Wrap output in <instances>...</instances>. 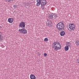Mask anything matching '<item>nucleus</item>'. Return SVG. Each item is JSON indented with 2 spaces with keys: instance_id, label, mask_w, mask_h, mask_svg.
Listing matches in <instances>:
<instances>
[{
  "instance_id": "nucleus-1",
  "label": "nucleus",
  "mask_w": 79,
  "mask_h": 79,
  "mask_svg": "<svg viewBox=\"0 0 79 79\" xmlns=\"http://www.w3.org/2000/svg\"><path fill=\"white\" fill-rule=\"evenodd\" d=\"M36 2H37L36 4L37 6H39L41 4V7H44L45 4H47L46 0H36Z\"/></svg>"
},
{
  "instance_id": "nucleus-2",
  "label": "nucleus",
  "mask_w": 79,
  "mask_h": 79,
  "mask_svg": "<svg viewBox=\"0 0 79 79\" xmlns=\"http://www.w3.org/2000/svg\"><path fill=\"white\" fill-rule=\"evenodd\" d=\"M52 48L55 50H58L61 49V44L59 43L54 42L52 43Z\"/></svg>"
},
{
  "instance_id": "nucleus-3",
  "label": "nucleus",
  "mask_w": 79,
  "mask_h": 79,
  "mask_svg": "<svg viewBox=\"0 0 79 79\" xmlns=\"http://www.w3.org/2000/svg\"><path fill=\"white\" fill-rule=\"evenodd\" d=\"M56 27L58 30H63L64 27V25L62 23L60 22L57 24Z\"/></svg>"
},
{
  "instance_id": "nucleus-4",
  "label": "nucleus",
  "mask_w": 79,
  "mask_h": 79,
  "mask_svg": "<svg viewBox=\"0 0 79 79\" xmlns=\"http://www.w3.org/2000/svg\"><path fill=\"white\" fill-rule=\"evenodd\" d=\"M19 31L20 33H21L23 34H26L27 33V30L25 28H23L19 30Z\"/></svg>"
},
{
  "instance_id": "nucleus-5",
  "label": "nucleus",
  "mask_w": 79,
  "mask_h": 79,
  "mask_svg": "<svg viewBox=\"0 0 79 79\" xmlns=\"http://www.w3.org/2000/svg\"><path fill=\"white\" fill-rule=\"evenodd\" d=\"M69 27L70 30L74 31L75 29H76V26L73 23L70 24L69 25Z\"/></svg>"
},
{
  "instance_id": "nucleus-6",
  "label": "nucleus",
  "mask_w": 79,
  "mask_h": 79,
  "mask_svg": "<svg viewBox=\"0 0 79 79\" xmlns=\"http://www.w3.org/2000/svg\"><path fill=\"white\" fill-rule=\"evenodd\" d=\"M49 16L48 17L49 18L51 19H55L56 18H57V14H51L48 15Z\"/></svg>"
},
{
  "instance_id": "nucleus-7",
  "label": "nucleus",
  "mask_w": 79,
  "mask_h": 79,
  "mask_svg": "<svg viewBox=\"0 0 79 79\" xmlns=\"http://www.w3.org/2000/svg\"><path fill=\"white\" fill-rule=\"evenodd\" d=\"M25 23L23 22H21L19 24V26L21 28H24L25 27Z\"/></svg>"
},
{
  "instance_id": "nucleus-8",
  "label": "nucleus",
  "mask_w": 79,
  "mask_h": 79,
  "mask_svg": "<svg viewBox=\"0 0 79 79\" xmlns=\"http://www.w3.org/2000/svg\"><path fill=\"white\" fill-rule=\"evenodd\" d=\"M48 21V23H46L47 25L48 26H49V27H50L51 26H52V22L50 21H48V19H47Z\"/></svg>"
},
{
  "instance_id": "nucleus-9",
  "label": "nucleus",
  "mask_w": 79,
  "mask_h": 79,
  "mask_svg": "<svg viewBox=\"0 0 79 79\" xmlns=\"http://www.w3.org/2000/svg\"><path fill=\"white\" fill-rule=\"evenodd\" d=\"M8 21L9 23H12L13 22V19L11 18H9L8 19Z\"/></svg>"
},
{
  "instance_id": "nucleus-10",
  "label": "nucleus",
  "mask_w": 79,
  "mask_h": 79,
  "mask_svg": "<svg viewBox=\"0 0 79 79\" xmlns=\"http://www.w3.org/2000/svg\"><path fill=\"white\" fill-rule=\"evenodd\" d=\"M30 79H36V77H35V75L31 74L30 75Z\"/></svg>"
},
{
  "instance_id": "nucleus-11",
  "label": "nucleus",
  "mask_w": 79,
  "mask_h": 79,
  "mask_svg": "<svg viewBox=\"0 0 79 79\" xmlns=\"http://www.w3.org/2000/svg\"><path fill=\"white\" fill-rule=\"evenodd\" d=\"M60 34L61 36H64L65 34V32L63 31H62L60 32Z\"/></svg>"
},
{
  "instance_id": "nucleus-12",
  "label": "nucleus",
  "mask_w": 79,
  "mask_h": 79,
  "mask_svg": "<svg viewBox=\"0 0 79 79\" xmlns=\"http://www.w3.org/2000/svg\"><path fill=\"white\" fill-rule=\"evenodd\" d=\"M64 49L65 51H68V50H69V46H65Z\"/></svg>"
},
{
  "instance_id": "nucleus-13",
  "label": "nucleus",
  "mask_w": 79,
  "mask_h": 79,
  "mask_svg": "<svg viewBox=\"0 0 79 79\" xmlns=\"http://www.w3.org/2000/svg\"><path fill=\"white\" fill-rule=\"evenodd\" d=\"M75 44H76V45H77V46H79V40L76 41L75 42Z\"/></svg>"
},
{
  "instance_id": "nucleus-14",
  "label": "nucleus",
  "mask_w": 79,
  "mask_h": 79,
  "mask_svg": "<svg viewBox=\"0 0 79 79\" xmlns=\"http://www.w3.org/2000/svg\"><path fill=\"white\" fill-rule=\"evenodd\" d=\"M66 46H68L69 47H70L71 46V44L69 42L67 43V44H66Z\"/></svg>"
},
{
  "instance_id": "nucleus-15",
  "label": "nucleus",
  "mask_w": 79,
  "mask_h": 79,
  "mask_svg": "<svg viewBox=\"0 0 79 79\" xmlns=\"http://www.w3.org/2000/svg\"><path fill=\"white\" fill-rule=\"evenodd\" d=\"M44 42H48V39L47 38H45L44 40Z\"/></svg>"
},
{
  "instance_id": "nucleus-16",
  "label": "nucleus",
  "mask_w": 79,
  "mask_h": 79,
  "mask_svg": "<svg viewBox=\"0 0 79 79\" xmlns=\"http://www.w3.org/2000/svg\"><path fill=\"white\" fill-rule=\"evenodd\" d=\"M7 1H8V2H12L13 1V0H6Z\"/></svg>"
},
{
  "instance_id": "nucleus-17",
  "label": "nucleus",
  "mask_w": 79,
  "mask_h": 79,
  "mask_svg": "<svg viewBox=\"0 0 79 79\" xmlns=\"http://www.w3.org/2000/svg\"><path fill=\"white\" fill-rule=\"evenodd\" d=\"M14 7L15 8H18V5H15L14 6Z\"/></svg>"
},
{
  "instance_id": "nucleus-18",
  "label": "nucleus",
  "mask_w": 79,
  "mask_h": 79,
  "mask_svg": "<svg viewBox=\"0 0 79 79\" xmlns=\"http://www.w3.org/2000/svg\"><path fill=\"white\" fill-rule=\"evenodd\" d=\"M2 39V33L0 32V40Z\"/></svg>"
},
{
  "instance_id": "nucleus-19",
  "label": "nucleus",
  "mask_w": 79,
  "mask_h": 79,
  "mask_svg": "<svg viewBox=\"0 0 79 79\" xmlns=\"http://www.w3.org/2000/svg\"><path fill=\"white\" fill-rule=\"evenodd\" d=\"M44 56H47V54L46 53H44Z\"/></svg>"
}]
</instances>
